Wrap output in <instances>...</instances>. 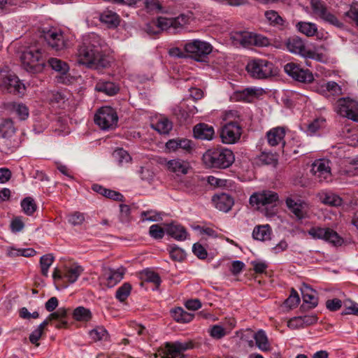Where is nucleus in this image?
Listing matches in <instances>:
<instances>
[{
	"mask_svg": "<svg viewBox=\"0 0 358 358\" xmlns=\"http://www.w3.org/2000/svg\"><path fill=\"white\" fill-rule=\"evenodd\" d=\"M259 160L266 165L275 166L277 164V158L272 153L262 152L259 156Z\"/></svg>",
	"mask_w": 358,
	"mask_h": 358,
	"instance_id": "61",
	"label": "nucleus"
},
{
	"mask_svg": "<svg viewBox=\"0 0 358 358\" xmlns=\"http://www.w3.org/2000/svg\"><path fill=\"white\" fill-rule=\"evenodd\" d=\"M188 15L181 14L176 17H159L156 21H152L146 26V31L149 34H157L160 31L176 32L179 29L189 22Z\"/></svg>",
	"mask_w": 358,
	"mask_h": 358,
	"instance_id": "2",
	"label": "nucleus"
},
{
	"mask_svg": "<svg viewBox=\"0 0 358 358\" xmlns=\"http://www.w3.org/2000/svg\"><path fill=\"white\" fill-rule=\"evenodd\" d=\"M104 44V41L96 33L85 35L77 49V62L88 69L99 70L108 68L110 62L102 50Z\"/></svg>",
	"mask_w": 358,
	"mask_h": 358,
	"instance_id": "1",
	"label": "nucleus"
},
{
	"mask_svg": "<svg viewBox=\"0 0 358 358\" xmlns=\"http://www.w3.org/2000/svg\"><path fill=\"white\" fill-rule=\"evenodd\" d=\"M284 70L293 79L301 83H310L314 79L313 73L309 70L303 69L294 62L285 64Z\"/></svg>",
	"mask_w": 358,
	"mask_h": 358,
	"instance_id": "17",
	"label": "nucleus"
},
{
	"mask_svg": "<svg viewBox=\"0 0 358 358\" xmlns=\"http://www.w3.org/2000/svg\"><path fill=\"white\" fill-rule=\"evenodd\" d=\"M99 20L109 27H116L120 24L119 15L110 10L103 11L99 15Z\"/></svg>",
	"mask_w": 358,
	"mask_h": 358,
	"instance_id": "35",
	"label": "nucleus"
},
{
	"mask_svg": "<svg viewBox=\"0 0 358 358\" xmlns=\"http://www.w3.org/2000/svg\"><path fill=\"white\" fill-rule=\"evenodd\" d=\"M48 63L53 70L61 74H66L69 70V66L67 63L57 58H50Z\"/></svg>",
	"mask_w": 358,
	"mask_h": 358,
	"instance_id": "43",
	"label": "nucleus"
},
{
	"mask_svg": "<svg viewBox=\"0 0 358 358\" xmlns=\"http://www.w3.org/2000/svg\"><path fill=\"white\" fill-rule=\"evenodd\" d=\"M141 219L143 221L157 222L162 218L157 212L155 210H147L141 213Z\"/></svg>",
	"mask_w": 358,
	"mask_h": 358,
	"instance_id": "58",
	"label": "nucleus"
},
{
	"mask_svg": "<svg viewBox=\"0 0 358 358\" xmlns=\"http://www.w3.org/2000/svg\"><path fill=\"white\" fill-rule=\"evenodd\" d=\"M73 317L78 321H88L91 318V312L89 309L80 306L73 310Z\"/></svg>",
	"mask_w": 358,
	"mask_h": 358,
	"instance_id": "47",
	"label": "nucleus"
},
{
	"mask_svg": "<svg viewBox=\"0 0 358 358\" xmlns=\"http://www.w3.org/2000/svg\"><path fill=\"white\" fill-rule=\"evenodd\" d=\"M166 229L164 230L159 224H152L149 229L150 236L155 239H161L164 237Z\"/></svg>",
	"mask_w": 358,
	"mask_h": 358,
	"instance_id": "57",
	"label": "nucleus"
},
{
	"mask_svg": "<svg viewBox=\"0 0 358 358\" xmlns=\"http://www.w3.org/2000/svg\"><path fill=\"white\" fill-rule=\"evenodd\" d=\"M172 317L178 322L187 323L192 320L193 315L178 307L171 311Z\"/></svg>",
	"mask_w": 358,
	"mask_h": 358,
	"instance_id": "38",
	"label": "nucleus"
},
{
	"mask_svg": "<svg viewBox=\"0 0 358 358\" xmlns=\"http://www.w3.org/2000/svg\"><path fill=\"white\" fill-rule=\"evenodd\" d=\"M300 301V298L298 293L294 289H292L291 294L285 300V304L287 307L291 308H294L298 306Z\"/></svg>",
	"mask_w": 358,
	"mask_h": 358,
	"instance_id": "56",
	"label": "nucleus"
},
{
	"mask_svg": "<svg viewBox=\"0 0 358 358\" xmlns=\"http://www.w3.org/2000/svg\"><path fill=\"white\" fill-rule=\"evenodd\" d=\"M336 110L341 116L358 122V102L352 99L341 98L336 101Z\"/></svg>",
	"mask_w": 358,
	"mask_h": 358,
	"instance_id": "9",
	"label": "nucleus"
},
{
	"mask_svg": "<svg viewBox=\"0 0 358 358\" xmlns=\"http://www.w3.org/2000/svg\"><path fill=\"white\" fill-rule=\"evenodd\" d=\"M141 278L145 282L154 283L157 287H159L161 283V279L159 275L152 271H144L141 273Z\"/></svg>",
	"mask_w": 358,
	"mask_h": 358,
	"instance_id": "49",
	"label": "nucleus"
},
{
	"mask_svg": "<svg viewBox=\"0 0 358 358\" xmlns=\"http://www.w3.org/2000/svg\"><path fill=\"white\" fill-rule=\"evenodd\" d=\"M320 198L323 203L332 206H339L343 201L339 196L331 192H322Z\"/></svg>",
	"mask_w": 358,
	"mask_h": 358,
	"instance_id": "39",
	"label": "nucleus"
},
{
	"mask_svg": "<svg viewBox=\"0 0 358 358\" xmlns=\"http://www.w3.org/2000/svg\"><path fill=\"white\" fill-rule=\"evenodd\" d=\"M131 290V285L129 282H124L117 289L115 296L120 301H124L129 296Z\"/></svg>",
	"mask_w": 358,
	"mask_h": 358,
	"instance_id": "48",
	"label": "nucleus"
},
{
	"mask_svg": "<svg viewBox=\"0 0 358 358\" xmlns=\"http://www.w3.org/2000/svg\"><path fill=\"white\" fill-rule=\"evenodd\" d=\"M90 336L94 341L106 340L108 332L103 327H97L90 331Z\"/></svg>",
	"mask_w": 358,
	"mask_h": 358,
	"instance_id": "51",
	"label": "nucleus"
},
{
	"mask_svg": "<svg viewBox=\"0 0 358 358\" xmlns=\"http://www.w3.org/2000/svg\"><path fill=\"white\" fill-rule=\"evenodd\" d=\"M7 108L15 114L20 120H24L29 117V108L22 103L11 102L7 105Z\"/></svg>",
	"mask_w": 358,
	"mask_h": 358,
	"instance_id": "36",
	"label": "nucleus"
},
{
	"mask_svg": "<svg viewBox=\"0 0 358 358\" xmlns=\"http://www.w3.org/2000/svg\"><path fill=\"white\" fill-rule=\"evenodd\" d=\"M310 5L315 16L335 27H343V23L327 9L324 2L320 0H310Z\"/></svg>",
	"mask_w": 358,
	"mask_h": 358,
	"instance_id": "11",
	"label": "nucleus"
},
{
	"mask_svg": "<svg viewBox=\"0 0 358 358\" xmlns=\"http://www.w3.org/2000/svg\"><path fill=\"white\" fill-rule=\"evenodd\" d=\"M69 310L65 308H59L57 311L49 315L48 320L51 321L57 320L55 324V327L57 329L66 328L68 324L66 317Z\"/></svg>",
	"mask_w": 358,
	"mask_h": 358,
	"instance_id": "32",
	"label": "nucleus"
},
{
	"mask_svg": "<svg viewBox=\"0 0 358 358\" xmlns=\"http://www.w3.org/2000/svg\"><path fill=\"white\" fill-rule=\"evenodd\" d=\"M241 127L237 122H229L225 124L220 131V138L225 144L236 143L241 136Z\"/></svg>",
	"mask_w": 358,
	"mask_h": 358,
	"instance_id": "15",
	"label": "nucleus"
},
{
	"mask_svg": "<svg viewBox=\"0 0 358 358\" xmlns=\"http://www.w3.org/2000/svg\"><path fill=\"white\" fill-rule=\"evenodd\" d=\"M43 37L48 45L54 50H63L68 47V41L64 34L55 29L44 31Z\"/></svg>",
	"mask_w": 358,
	"mask_h": 358,
	"instance_id": "14",
	"label": "nucleus"
},
{
	"mask_svg": "<svg viewBox=\"0 0 358 358\" xmlns=\"http://www.w3.org/2000/svg\"><path fill=\"white\" fill-rule=\"evenodd\" d=\"M113 156L120 164H122L123 163H128L131 159L129 154L122 148L116 149L113 152Z\"/></svg>",
	"mask_w": 358,
	"mask_h": 358,
	"instance_id": "52",
	"label": "nucleus"
},
{
	"mask_svg": "<svg viewBox=\"0 0 358 358\" xmlns=\"http://www.w3.org/2000/svg\"><path fill=\"white\" fill-rule=\"evenodd\" d=\"M341 174L347 176H355L358 175V156L349 162V166L343 169Z\"/></svg>",
	"mask_w": 358,
	"mask_h": 358,
	"instance_id": "46",
	"label": "nucleus"
},
{
	"mask_svg": "<svg viewBox=\"0 0 358 358\" xmlns=\"http://www.w3.org/2000/svg\"><path fill=\"white\" fill-rule=\"evenodd\" d=\"M285 130L284 127H278L270 129L267 134V141L269 145L276 146L282 144L285 145Z\"/></svg>",
	"mask_w": 358,
	"mask_h": 358,
	"instance_id": "26",
	"label": "nucleus"
},
{
	"mask_svg": "<svg viewBox=\"0 0 358 358\" xmlns=\"http://www.w3.org/2000/svg\"><path fill=\"white\" fill-rule=\"evenodd\" d=\"M286 46L287 50L292 53L308 58H313L314 56V52L307 49L302 39L298 36L289 38L286 43Z\"/></svg>",
	"mask_w": 358,
	"mask_h": 358,
	"instance_id": "21",
	"label": "nucleus"
},
{
	"mask_svg": "<svg viewBox=\"0 0 358 358\" xmlns=\"http://www.w3.org/2000/svg\"><path fill=\"white\" fill-rule=\"evenodd\" d=\"M193 131L195 138L203 140H211L215 134L213 127L204 123L196 124Z\"/></svg>",
	"mask_w": 358,
	"mask_h": 358,
	"instance_id": "30",
	"label": "nucleus"
},
{
	"mask_svg": "<svg viewBox=\"0 0 358 358\" xmlns=\"http://www.w3.org/2000/svg\"><path fill=\"white\" fill-rule=\"evenodd\" d=\"M264 15L272 26L283 29L288 25V23L275 10H267L265 12Z\"/></svg>",
	"mask_w": 358,
	"mask_h": 358,
	"instance_id": "37",
	"label": "nucleus"
},
{
	"mask_svg": "<svg viewBox=\"0 0 358 358\" xmlns=\"http://www.w3.org/2000/svg\"><path fill=\"white\" fill-rule=\"evenodd\" d=\"M316 91L326 97L338 96L342 94L340 85L334 81H329L315 87Z\"/></svg>",
	"mask_w": 358,
	"mask_h": 358,
	"instance_id": "25",
	"label": "nucleus"
},
{
	"mask_svg": "<svg viewBox=\"0 0 358 358\" xmlns=\"http://www.w3.org/2000/svg\"><path fill=\"white\" fill-rule=\"evenodd\" d=\"M21 206L24 213L27 215H31L36 210V206L34 199L30 197H27L23 199L21 202Z\"/></svg>",
	"mask_w": 358,
	"mask_h": 358,
	"instance_id": "53",
	"label": "nucleus"
},
{
	"mask_svg": "<svg viewBox=\"0 0 358 358\" xmlns=\"http://www.w3.org/2000/svg\"><path fill=\"white\" fill-rule=\"evenodd\" d=\"M252 236L255 239L262 241L270 239L271 229L269 226L266 224L255 227L252 232Z\"/></svg>",
	"mask_w": 358,
	"mask_h": 358,
	"instance_id": "40",
	"label": "nucleus"
},
{
	"mask_svg": "<svg viewBox=\"0 0 358 358\" xmlns=\"http://www.w3.org/2000/svg\"><path fill=\"white\" fill-rule=\"evenodd\" d=\"M184 49L188 57L201 62L212 52V46L207 42L194 40L185 45Z\"/></svg>",
	"mask_w": 358,
	"mask_h": 358,
	"instance_id": "7",
	"label": "nucleus"
},
{
	"mask_svg": "<svg viewBox=\"0 0 358 358\" xmlns=\"http://www.w3.org/2000/svg\"><path fill=\"white\" fill-rule=\"evenodd\" d=\"M166 148L169 151H177L180 149L185 151L190 152L192 149L191 141L186 138H176L169 140L166 143Z\"/></svg>",
	"mask_w": 358,
	"mask_h": 358,
	"instance_id": "29",
	"label": "nucleus"
},
{
	"mask_svg": "<svg viewBox=\"0 0 358 358\" xmlns=\"http://www.w3.org/2000/svg\"><path fill=\"white\" fill-rule=\"evenodd\" d=\"M117 121L116 111L110 106L100 108L94 115V122L103 130L115 128Z\"/></svg>",
	"mask_w": 358,
	"mask_h": 358,
	"instance_id": "6",
	"label": "nucleus"
},
{
	"mask_svg": "<svg viewBox=\"0 0 358 358\" xmlns=\"http://www.w3.org/2000/svg\"><path fill=\"white\" fill-rule=\"evenodd\" d=\"M85 221V216L80 212H74L68 215V222L73 226L81 225Z\"/></svg>",
	"mask_w": 358,
	"mask_h": 358,
	"instance_id": "55",
	"label": "nucleus"
},
{
	"mask_svg": "<svg viewBox=\"0 0 358 358\" xmlns=\"http://www.w3.org/2000/svg\"><path fill=\"white\" fill-rule=\"evenodd\" d=\"M278 199L279 196L276 192L270 190H264L254 193L251 195L250 197V203L252 206H257L258 208L259 206L275 205Z\"/></svg>",
	"mask_w": 358,
	"mask_h": 358,
	"instance_id": "20",
	"label": "nucleus"
},
{
	"mask_svg": "<svg viewBox=\"0 0 358 358\" xmlns=\"http://www.w3.org/2000/svg\"><path fill=\"white\" fill-rule=\"evenodd\" d=\"M192 251L201 259H204L207 257V251L200 243H194L192 247Z\"/></svg>",
	"mask_w": 358,
	"mask_h": 358,
	"instance_id": "63",
	"label": "nucleus"
},
{
	"mask_svg": "<svg viewBox=\"0 0 358 358\" xmlns=\"http://www.w3.org/2000/svg\"><path fill=\"white\" fill-rule=\"evenodd\" d=\"M168 235L178 241H183L187 238L188 233L185 228L179 224L171 223L166 227Z\"/></svg>",
	"mask_w": 358,
	"mask_h": 358,
	"instance_id": "27",
	"label": "nucleus"
},
{
	"mask_svg": "<svg viewBox=\"0 0 358 358\" xmlns=\"http://www.w3.org/2000/svg\"><path fill=\"white\" fill-rule=\"evenodd\" d=\"M301 292L303 302L308 304L310 308H313L317 306L318 299L315 290L309 285L304 284L301 288Z\"/></svg>",
	"mask_w": 358,
	"mask_h": 358,
	"instance_id": "31",
	"label": "nucleus"
},
{
	"mask_svg": "<svg viewBox=\"0 0 358 358\" xmlns=\"http://www.w3.org/2000/svg\"><path fill=\"white\" fill-rule=\"evenodd\" d=\"M308 234L313 238L322 239L335 246H340L343 243V238L330 228L312 227L308 230Z\"/></svg>",
	"mask_w": 358,
	"mask_h": 358,
	"instance_id": "10",
	"label": "nucleus"
},
{
	"mask_svg": "<svg viewBox=\"0 0 358 358\" xmlns=\"http://www.w3.org/2000/svg\"><path fill=\"white\" fill-rule=\"evenodd\" d=\"M1 138L3 145L11 152L18 147L19 141L15 136V129L10 121H6L0 125Z\"/></svg>",
	"mask_w": 358,
	"mask_h": 358,
	"instance_id": "13",
	"label": "nucleus"
},
{
	"mask_svg": "<svg viewBox=\"0 0 358 358\" xmlns=\"http://www.w3.org/2000/svg\"><path fill=\"white\" fill-rule=\"evenodd\" d=\"M216 208L223 212H228L234 205V199L227 194H221L213 197Z\"/></svg>",
	"mask_w": 358,
	"mask_h": 358,
	"instance_id": "28",
	"label": "nucleus"
},
{
	"mask_svg": "<svg viewBox=\"0 0 358 358\" xmlns=\"http://www.w3.org/2000/svg\"><path fill=\"white\" fill-rule=\"evenodd\" d=\"M209 334L213 338L221 339L227 335L228 332L222 326L216 324L210 327Z\"/></svg>",
	"mask_w": 358,
	"mask_h": 358,
	"instance_id": "54",
	"label": "nucleus"
},
{
	"mask_svg": "<svg viewBox=\"0 0 358 358\" xmlns=\"http://www.w3.org/2000/svg\"><path fill=\"white\" fill-rule=\"evenodd\" d=\"M234 160L232 150L225 148L209 149L203 155V163L210 168L227 169Z\"/></svg>",
	"mask_w": 358,
	"mask_h": 358,
	"instance_id": "3",
	"label": "nucleus"
},
{
	"mask_svg": "<svg viewBox=\"0 0 358 358\" xmlns=\"http://www.w3.org/2000/svg\"><path fill=\"white\" fill-rule=\"evenodd\" d=\"M125 271L124 267H120L117 269L104 268L103 277L106 280V285L108 287H113L116 285L123 278Z\"/></svg>",
	"mask_w": 358,
	"mask_h": 358,
	"instance_id": "23",
	"label": "nucleus"
},
{
	"mask_svg": "<svg viewBox=\"0 0 358 358\" xmlns=\"http://www.w3.org/2000/svg\"><path fill=\"white\" fill-rule=\"evenodd\" d=\"M330 162L325 159L315 160L312 164L311 172L319 182L331 180V173Z\"/></svg>",
	"mask_w": 358,
	"mask_h": 358,
	"instance_id": "19",
	"label": "nucleus"
},
{
	"mask_svg": "<svg viewBox=\"0 0 358 358\" xmlns=\"http://www.w3.org/2000/svg\"><path fill=\"white\" fill-rule=\"evenodd\" d=\"M194 343L192 341L187 342L176 341L173 343L167 342L164 345L163 358H185L183 352L187 350L194 348Z\"/></svg>",
	"mask_w": 358,
	"mask_h": 358,
	"instance_id": "12",
	"label": "nucleus"
},
{
	"mask_svg": "<svg viewBox=\"0 0 358 358\" xmlns=\"http://www.w3.org/2000/svg\"><path fill=\"white\" fill-rule=\"evenodd\" d=\"M342 306V301L338 299H329L326 301V307L330 311H336Z\"/></svg>",
	"mask_w": 358,
	"mask_h": 358,
	"instance_id": "64",
	"label": "nucleus"
},
{
	"mask_svg": "<svg viewBox=\"0 0 358 358\" xmlns=\"http://www.w3.org/2000/svg\"><path fill=\"white\" fill-rule=\"evenodd\" d=\"M1 87L7 90L9 93L15 94H24L25 90L24 85L20 82L15 75L11 73H1Z\"/></svg>",
	"mask_w": 358,
	"mask_h": 358,
	"instance_id": "18",
	"label": "nucleus"
},
{
	"mask_svg": "<svg viewBox=\"0 0 358 358\" xmlns=\"http://www.w3.org/2000/svg\"><path fill=\"white\" fill-rule=\"evenodd\" d=\"M344 15L355 21L358 26V3L351 5L350 9L345 13Z\"/></svg>",
	"mask_w": 358,
	"mask_h": 358,
	"instance_id": "62",
	"label": "nucleus"
},
{
	"mask_svg": "<svg viewBox=\"0 0 358 358\" xmlns=\"http://www.w3.org/2000/svg\"><path fill=\"white\" fill-rule=\"evenodd\" d=\"M286 206L297 220H303L308 217V205L301 199L289 196L285 199Z\"/></svg>",
	"mask_w": 358,
	"mask_h": 358,
	"instance_id": "16",
	"label": "nucleus"
},
{
	"mask_svg": "<svg viewBox=\"0 0 358 358\" xmlns=\"http://www.w3.org/2000/svg\"><path fill=\"white\" fill-rule=\"evenodd\" d=\"M55 260V257L52 254H47L43 255L40 259V266L41 274L45 276H48V269L50 266L52 264Z\"/></svg>",
	"mask_w": 358,
	"mask_h": 358,
	"instance_id": "45",
	"label": "nucleus"
},
{
	"mask_svg": "<svg viewBox=\"0 0 358 358\" xmlns=\"http://www.w3.org/2000/svg\"><path fill=\"white\" fill-rule=\"evenodd\" d=\"M265 91L262 88H246L242 91L236 92L233 99L236 101L252 102L254 99L263 95Z\"/></svg>",
	"mask_w": 358,
	"mask_h": 358,
	"instance_id": "24",
	"label": "nucleus"
},
{
	"mask_svg": "<svg viewBox=\"0 0 358 358\" xmlns=\"http://www.w3.org/2000/svg\"><path fill=\"white\" fill-rule=\"evenodd\" d=\"M169 254L172 259L180 262L185 258L184 250L177 246H171Z\"/></svg>",
	"mask_w": 358,
	"mask_h": 358,
	"instance_id": "60",
	"label": "nucleus"
},
{
	"mask_svg": "<svg viewBox=\"0 0 358 358\" xmlns=\"http://www.w3.org/2000/svg\"><path fill=\"white\" fill-rule=\"evenodd\" d=\"M343 304L345 307L343 314H352L358 316V303L351 300H345Z\"/></svg>",
	"mask_w": 358,
	"mask_h": 358,
	"instance_id": "59",
	"label": "nucleus"
},
{
	"mask_svg": "<svg viewBox=\"0 0 358 358\" xmlns=\"http://www.w3.org/2000/svg\"><path fill=\"white\" fill-rule=\"evenodd\" d=\"M83 271L84 269L81 266L76 264L65 266L64 268V278L66 279L69 283H73L78 280Z\"/></svg>",
	"mask_w": 358,
	"mask_h": 358,
	"instance_id": "33",
	"label": "nucleus"
},
{
	"mask_svg": "<svg viewBox=\"0 0 358 358\" xmlns=\"http://www.w3.org/2000/svg\"><path fill=\"white\" fill-rule=\"evenodd\" d=\"M246 69L253 77L257 79H264L276 73L273 64L266 59H257L250 62Z\"/></svg>",
	"mask_w": 358,
	"mask_h": 358,
	"instance_id": "4",
	"label": "nucleus"
},
{
	"mask_svg": "<svg viewBox=\"0 0 358 358\" xmlns=\"http://www.w3.org/2000/svg\"><path fill=\"white\" fill-rule=\"evenodd\" d=\"M152 127L159 134H166L172 129V122L166 117H160L156 123L152 124Z\"/></svg>",
	"mask_w": 358,
	"mask_h": 358,
	"instance_id": "42",
	"label": "nucleus"
},
{
	"mask_svg": "<svg viewBox=\"0 0 358 358\" xmlns=\"http://www.w3.org/2000/svg\"><path fill=\"white\" fill-rule=\"evenodd\" d=\"M160 163L164 166L168 171L173 173L177 176L185 175L188 173V170L189 169V163L180 159L170 160L163 159Z\"/></svg>",
	"mask_w": 358,
	"mask_h": 358,
	"instance_id": "22",
	"label": "nucleus"
},
{
	"mask_svg": "<svg viewBox=\"0 0 358 358\" xmlns=\"http://www.w3.org/2000/svg\"><path fill=\"white\" fill-rule=\"evenodd\" d=\"M326 120L324 117H318L309 123L307 127V131L310 134H313L321 128L325 127Z\"/></svg>",
	"mask_w": 358,
	"mask_h": 358,
	"instance_id": "50",
	"label": "nucleus"
},
{
	"mask_svg": "<svg viewBox=\"0 0 358 358\" xmlns=\"http://www.w3.org/2000/svg\"><path fill=\"white\" fill-rule=\"evenodd\" d=\"M297 29L307 36H313L317 32V27L315 23L299 22L296 24Z\"/></svg>",
	"mask_w": 358,
	"mask_h": 358,
	"instance_id": "41",
	"label": "nucleus"
},
{
	"mask_svg": "<svg viewBox=\"0 0 358 358\" xmlns=\"http://www.w3.org/2000/svg\"><path fill=\"white\" fill-rule=\"evenodd\" d=\"M95 90L107 95L113 96L118 92L119 87L113 82L100 80L96 83Z\"/></svg>",
	"mask_w": 358,
	"mask_h": 358,
	"instance_id": "34",
	"label": "nucleus"
},
{
	"mask_svg": "<svg viewBox=\"0 0 358 358\" xmlns=\"http://www.w3.org/2000/svg\"><path fill=\"white\" fill-rule=\"evenodd\" d=\"M231 39L234 45H241L248 47L252 45H266L268 39L266 38H261L259 36L253 35L248 31H237L231 34Z\"/></svg>",
	"mask_w": 358,
	"mask_h": 358,
	"instance_id": "8",
	"label": "nucleus"
},
{
	"mask_svg": "<svg viewBox=\"0 0 358 358\" xmlns=\"http://www.w3.org/2000/svg\"><path fill=\"white\" fill-rule=\"evenodd\" d=\"M257 346L262 351H268L270 345L265 332L262 330L258 331L254 336Z\"/></svg>",
	"mask_w": 358,
	"mask_h": 358,
	"instance_id": "44",
	"label": "nucleus"
},
{
	"mask_svg": "<svg viewBox=\"0 0 358 358\" xmlns=\"http://www.w3.org/2000/svg\"><path fill=\"white\" fill-rule=\"evenodd\" d=\"M20 59L22 67L28 72L38 73L43 70L45 60L39 50H27L22 52Z\"/></svg>",
	"mask_w": 358,
	"mask_h": 358,
	"instance_id": "5",
	"label": "nucleus"
}]
</instances>
